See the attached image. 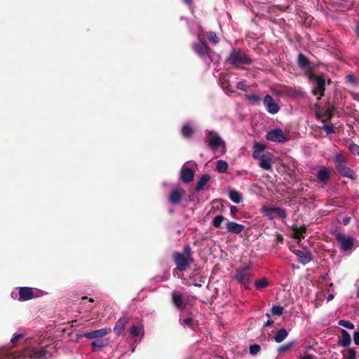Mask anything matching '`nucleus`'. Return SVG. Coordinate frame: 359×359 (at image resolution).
<instances>
[{"mask_svg":"<svg viewBox=\"0 0 359 359\" xmlns=\"http://www.w3.org/2000/svg\"><path fill=\"white\" fill-rule=\"evenodd\" d=\"M173 260L179 271H184L187 270L194 262L191 255V248L186 245L184 248L183 252H175L173 253Z\"/></svg>","mask_w":359,"mask_h":359,"instance_id":"1","label":"nucleus"},{"mask_svg":"<svg viewBox=\"0 0 359 359\" xmlns=\"http://www.w3.org/2000/svg\"><path fill=\"white\" fill-rule=\"evenodd\" d=\"M208 145L216 156L223 155L226 152V144L217 133L209 132Z\"/></svg>","mask_w":359,"mask_h":359,"instance_id":"2","label":"nucleus"},{"mask_svg":"<svg viewBox=\"0 0 359 359\" xmlns=\"http://www.w3.org/2000/svg\"><path fill=\"white\" fill-rule=\"evenodd\" d=\"M250 268L251 264L249 263L236 269L234 275L232 276V279L237 280L238 283L243 285L245 288H248L252 278V273L249 271Z\"/></svg>","mask_w":359,"mask_h":359,"instance_id":"3","label":"nucleus"},{"mask_svg":"<svg viewBox=\"0 0 359 359\" xmlns=\"http://www.w3.org/2000/svg\"><path fill=\"white\" fill-rule=\"evenodd\" d=\"M336 240L340 244L341 251L348 252L354 248V238L342 233L336 235Z\"/></svg>","mask_w":359,"mask_h":359,"instance_id":"4","label":"nucleus"},{"mask_svg":"<svg viewBox=\"0 0 359 359\" xmlns=\"http://www.w3.org/2000/svg\"><path fill=\"white\" fill-rule=\"evenodd\" d=\"M262 212L269 219H273L276 217L284 219L287 217V212L285 209L277 207H267L264 205L262 208Z\"/></svg>","mask_w":359,"mask_h":359,"instance_id":"5","label":"nucleus"},{"mask_svg":"<svg viewBox=\"0 0 359 359\" xmlns=\"http://www.w3.org/2000/svg\"><path fill=\"white\" fill-rule=\"evenodd\" d=\"M228 60L233 65H248L251 62V59L240 50H233L229 56Z\"/></svg>","mask_w":359,"mask_h":359,"instance_id":"6","label":"nucleus"},{"mask_svg":"<svg viewBox=\"0 0 359 359\" xmlns=\"http://www.w3.org/2000/svg\"><path fill=\"white\" fill-rule=\"evenodd\" d=\"M266 138L269 141L277 143H284L288 140L284 132L280 128H275L269 131L266 133Z\"/></svg>","mask_w":359,"mask_h":359,"instance_id":"7","label":"nucleus"},{"mask_svg":"<svg viewBox=\"0 0 359 359\" xmlns=\"http://www.w3.org/2000/svg\"><path fill=\"white\" fill-rule=\"evenodd\" d=\"M315 86L313 89V93L316 96H318V99H320L324 95L325 90V79L323 76H316L314 77Z\"/></svg>","mask_w":359,"mask_h":359,"instance_id":"8","label":"nucleus"},{"mask_svg":"<svg viewBox=\"0 0 359 359\" xmlns=\"http://www.w3.org/2000/svg\"><path fill=\"white\" fill-rule=\"evenodd\" d=\"M255 159L259 161V165L261 168L265 170H270L272 168L271 159L272 154L266 151L264 154L259 156V158H254Z\"/></svg>","mask_w":359,"mask_h":359,"instance_id":"9","label":"nucleus"},{"mask_svg":"<svg viewBox=\"0 0 359 359\" xmlns=\"http://www.w3.org/2000/svg\"><path fill=\"white\" fill-rule=\"evenodd\" d=\"M263 102L269 114H276L279 111L280 107L270 95L264 97Z\"/></svg>","mask_w":359,"mask_h":359,"instance_id":"10","label":"nucleus"},{"mask_svg":"<svg viewBox=\"0 0 359 359\" xmlns=\"http://www.w3.org/2000/svg\"><path fill=\"white\" fill-rule=\"evenodd\" d=\"M172 301L180 310L184 309L187 304V299L180 292L174 291L172 293Z\"/></svg>","mask_w":359,"mask_h":359,"instance_id":"11","label":"nucleus"},{"mask_svg":"<svg viewBox=\"0 0 359 359\" xmlns=\"http://www.w3.org/2000/svg\"><path fill=\"white\" fill-rule=\"evenodd\" d=\"M111 332L110 327H104L100 330H93L91 332H86L83 336L88 339L101 338Z\"/></svg>","mask_w":359,"mask_h":359,"instance_id":"12","label":"nucleus"},{"mask_svg":"<svg viewBox=\"0 0 359 359\" xmlns=\"http://www.w3.org/2000/svg\"><path fill=\"white\" fill-rule=\"evenodd\" d=\"M294 253L297 257L298 261L303 264H308L312 259L311 252L306 249H304L303 250H296Z\"/></svg>","mask_w":359,"mask_h":359,"instance_id":"13","label":"nucleus"},{"mask_svg":"<svg viewBox=\"0 0 359 359\" xmlns=\"http://www.w3.org/2000/svg\"><path fill=\"white\" fill-rule=\"evenodd\" d=\"M128 320V318L126 316H122L118 318L114 327V332L116 336H120L123 334Z\"/></svg>","mask_w":359,"mask_h":359,"instance_id":"14","label":"nucleus"},{"mask_svg":"<svg viewBox=\"0 0 359 359\" xmlns=\"http://www.w3.org/2000/svg\"><path fill=\"white\" fill-rule=\"evenodd\" d=\"M129 333L133 337L139 338L141 340L144 335V325L141 323L131 325Z\"/></svg>","mask_w":359,"mask_h":359,"instance_id":"15","label":"nucleus"},{"mask_svg":"<svg viewBox=\"0 0 359 359\" xmlns=\"http://www.w3.org/2000/svg\"><path fill=\"white\" fill-rule=\"evenodd\" d=\"M192 48L201 57L207 55L210 50L209 46L205 43L202 41H199L198 43L193 44Z\"/></svg>","mask_w":359,"mask_h":359,"instance_id":"16","label":"nucleus"},{"mask_svg":"<svg viewBox=\"0 0 359 359\" xmlns=\"http://www.w3.org/2000/svg\"><path fill=\"white\" fill-rule=\"evenodd\" d=\"M226 227L228 232L234 234H239L245 229V226L243 224L230 221L226 223Z\"/></svg>","mask_w":359,"mask_h":359,"instance_id":"17","label":"nucleus"},{"mask_svg":"<svg viewBox=\"0 0 359 359\" xmlns=\"http://www.w3.org/2000/svg\"><path fill=\"white\" fill-rule=\"evenodd\" d=\"M331 170L326 167H321L317 173V178L318 181L327 183L330 177Z\"/></svg>","mask_w":359,"mask_h":359,"instance_id":"18","label":"nucleus"},{"mask_svg":"<svg viewBox=\"0 0 359 359\" xmlns=\"http://www.w3.org/2000/svg\"><path fill=\"white\" fill-rule=\"evenodd\" d=\"M34 297V292L30 287H20L19 290V299L21 301H27Z\"/></svg>","mask_w":359,"mask_h":359,"instance_id":"19","label":"nucleus"},{"mask_svg":"<svg viewBox=\"0 0 359 359\" xmlns=\"http://www.w3.org/2000/svg\"><path fill=\"white\" fill-rule=\"evenodd\" d=\"M194 176V171L189 168L183 166L181 169V180L186 183L192 181Z\"/></svg>","mask_w":359,"mask_h":359,"instance_id":"20","label":"nucleus"},{"mask_svg":"<svg viewBox=\"0 0 359 359\" xmlns=\"http://www.w3.org/2000/svg\"><path fill=\"white\" fill-rule=\"evenodd\" d=\"M338 172L344 177L355 179L356 175L353 170L346 166L345 165H339L337 166Z\"/></svg>","mask_w":359,"mask_h":359,"instance_id":"21","label":"nucleus"},{"mask_svg":"<svg viewBox=\"0 0 359 359\" xmlns=\"http://www.w3.org/2000/svg\"><path fill=\"white\" fill-rule=\"evenodd\" d=\"M183 191L180 189L172 190L170 196V201L172 204H178L182 198Z\"/></svg>","mask_w":359,"mask_h":359,"instance_id":"22","label":"nucleus"},{"mask_svg":"<svg viewBox=\"0 0 359 359\" xmlns=\"http://www.w3.org/2000/svg\"><path fill=\"white\" fill-rule=\"evenodd\" d=\"M254 151L252 152L253 158H259V156L264 154L266 145L262 142H255L253 144Z\"/></svg>","mask_w":359,"mask_h":359,"instance_id":"23","label":"nucleus"},{"mask_svg":"<svg viewBox=\"0 0 359 359\" xmlns=\"http://www.w3.org/2000/svg\"><path fill=\"white\" fill-rule=\"evenodd\" d=\"M306 228L305 226L294 227L292 230V237L300 241L302 239L304 238V234L306 233Z\"/></svg>","mask_w":359,"mask_h":359,"instance_id":"24","label":"nucleus"},{"mask_svg":"<svg viewBox=\"0 0 359 359\" xmlns=\"http://www.w3.org/2000/svg\"><path fill=\"white\" fill-rule=\"evenodd\" d=\"M288 336V332L285 328H281L276 333L273 337V339L276 343H281Z\"/></svg>","mask_w":359,"mask_h":359,"instance_id":"25","label":"nucleus"},{"mask_svg":"<svg viewBox=\"0 0 359 359\" xmlns=\"http://www.w3.org/2000/svg\"><path fill=\"white\" fill-rule=\"evenodd\" d=\"M351 336L345 330H341V337L339 341L340 346L347 347L351 344Z\"/></svg>","mask_w":359,"mask_h":359,"instance_id":"26","label":"nucleus"},{"mask_svg":"<svg viewBox=\"0 0 359 359\" xmlns=\"http://www.w3.org/2000/svg\"><path fill=\"white\" fill-rule=\"evenodd\" d=\"M108 344V341L106 339H97L91 342L93 351H97L102 348L106 346Z\"/></svg>","mask_w":359,"mask_h":359,"instance_id":"27","label":"nucleus"},{"mask_svg":"<svg viewBox=\"0 0 359 359\" xmlns=\"http://www.w3.org/2000/svg\"><path fill=\"white\" fill-rule=\"evenodd\" d=\"M229 169V165L224 160H219L216 163V170L220 173H225Z\"/></svg>","mask_w":359,"mask_h":359,"instance_id":"28","label":"nucleus"},{"mask_svg":"<svg viewBox=\"0 0 359 359\" xmlns=\"http://www.w3.org/2000/svg\"><path fill=\"white\" fill-rule=\"evenodd\" d=\"M209 180H210L209 175H208V174L203 175L197 183L196 190L197 191H201Z\"/></svg>","mask_w":359,"mask_h":359,"instance_id":"29","label":"nucleus"},{"mask_svg":"<svg viewBox=\"0 0 359 359\" xmlns=\"http://www.w3.org/2000/svg\"><path fill=\"white\" fill-rule=\"evenodd\" d=\"M229 198L235 203H240L243 199L241 195L235 190L229 192Z\"/></svg>","mask_w":359,"mask_h":359,"instance_id":"30","label":"nucleus"},{"mask_svg":"<svg viewBox=\"0 0 359 359\" xmlns=\"http://www.w3.org/2000/svg\"><path fill=\"white\" fill-rule=\"evenodd\" d=\"M268 285H269V281H268L267 278H266L259 279L255 283V286L257 290L263 289L264 287H266Z\"/></svg>","mask_w":359,"mask_h":359,"instance_id":"31","label":"nucleus"},{"mask_svg":"<svg viewBox=\"0 0 359 359\" xmlns=\"http://www.w3.org/2000/svg\"><path fill=\"white\" fill-rule=\"evenodd\" d=\"M294 343H295L294 341H291L288 343H286V344L279 346L278 348V353L279 354H281V353L288 351L290 349V348L294 344Z\"/></svg>","mask_w":359,"mask_h":359,"instance_id":"32","label":"nucleus"},{"mask_svg":"<svg viewBox=\"0 0 359 359\" xmlns=\"http://www.w3.org/2000/svg\"><path fill=\"white\" fill-rule=\"evenodd\" d=\"M298 64L302 67H306L309 65V59L302 53H299L298 55Z\"/></svg>","mask_w":359,"mask_h":359,"instance_id":"33","label":"nucleus"},{"mask_svg":"<svg viewBox=\"0 0 359 359\" xmlns=\"http://www.w3.org/2000/svg\"><path fill=\"white\" fill-rule=\"evenodd\" d=\"M245 97L253 104L257 105L260 103L261 97L257 95H246Z\"/></svg>","mask_w":359,"mask_h":359,"instance_id":"34","label":"nucleus"},{"mask_svg":"<svg viewBox=\"0 0 359 359\" xmlns=\"http://www.w3.org/2000/svg\"><path fill=\"white\" fill-rule=\"evenodd\" d=\"M224 219L225 217L223 215H217L213 219L212 224L215 228H219Z\"/></svg>","mask_w":359,"mask_h":359,"instance_id":"35","label":"nucleus"},{"mask_svg":"<svg viewBox=\"0 0 359 359\" xmlns=\"http://www.w3.org/2000/svg\"><path fill=\"white\" fill-rule=\"evenodd\" d=\"M182 133L184 137H189L192 135L194 130L191 126L185 125L182 128Z\"/></svg>","mask_w":359,"mask_h":359,"instance_id":"36","label":"nucleus"},{"mask_svg":"<svg viewBox=\"0 0 359 359\" xmlns=\"http://www.w3.org/2000/svg\"><path fill=\"white\" fill-rule=\"evenodd\" d=\"M283 307L280 306H273L271 309V313L273 316H281L283 313Z\"/></svg>","mask_w":359,"mask_h":359,"instance_id":"37","label":"nucleus"},{"mask_svg":"<svg viewBox=\"0 0 359 359\" xmlns=\"http://www.w3.org/2000/svg\"><path fill=\"white\" fill-rule=\"evenodd\" d=\"M207 36L208 40L214 44H216L219 42V38L217 37L215 32H210L208 33Z\"/></svg>","mask_w":359,"mask_h":359,"instance_id":"38","label":"nucleus"},{"mask_svg":"<svg viewBox=\"0 0 359 359\" xmlns=\"http://www.w3.org/2000/svg\"><path fill=\"white\" fill-rule=\"evenodd\" d=\"M334 161H335V163H336V168H337V166L339 165H345V159L344 158L339 155V154H336L335 156H334Z\"/></svg>","mask_w":359,"mask_h":359,"instance_id":"39","label":"nucleus"},{"mask_svg":"<svg viewBox=\"0 0 359 359\" xmlns=\"http://www.w3.org/2000/svg\"><path fill=\"white\" fill-rule=\"evenodd\" d=\"M339 324L347 329L352 330L354 328V325L351 322L346 321L344 320H340Z\"/></svg>","mask_w":359,"mask_h":359,"instance_id":"40","label":"nucleus"},{"mask_svg":"<svg viewBox=\"0 0 359 359\" xmlns=\"http://www.w3.org/2000/svg\"><path fill=\"white\" fill-rule=\"evenodd\" d=\"M261 349V347L258 344H252L250 346V353L252 355L257 354Z\"/></svg>","mask_w":359,"mask_h":359,"instance_id":"41","label":"nucleus"},{"mask_svg":"<svg viewBox=\"0 0 359 359\" xmlns=\"http://www.w3.org/2000/svg\"><path fill=\"white\" fill-rule=\"evenodd\" d=\"M327 134H332L334 133V127L332 125L324 123L322 128Z\"/></svg>","mask_w":359,"mask_h":359,"instance_id":"42","label":"nucleus"},{"mask_svg":"<svg viewBox=\"0 0 359 359\" xmlns=\"http://www.w3.org/2000/svg\"><path fill=\"white\" fill-rule=\"evenodd\" d=\"M349 150L353 154L359 155V146L355 144H351L349 145Z\"/></svg>","mask_w":359,"mask_h":359,"instance_id":"43","label":"nucleus"},{"mask_svg":"<svg viewBox=\"0 0 359 359\" xmlns=\"http://www.w3.org/2000/svg\"><path fill=\"white\" fill-rule=\"evenodd\" d=\"M46 355V352L44 350H39L37 351H35L33 353L32 357L34 358H42Z\"/></svg>","mask_w":359,"mask_h":359,"instance_id":"44","label":"nucleus"},{"mask_svg":"<svg viewBox=\"0 0 359 359\" xmlns=\"http://www.w3.org/2000/svg\"><path fill=\"white\" fill-rule=\"evenodd\" d=\"M237 88L241 90L246 91L248 88L246 81H241L237 83Z\"/></svg>","mask_w":359,"mask_h":359,"instance_id":"45","label":"nucleus"},{"mask_svg":"<svg viewBox=\"0 0 359 359\" xmlns=\"http://www.w3.org/2000/svg\"><path fill=\"white\" fill-rule=\"evenodd\" d=\"M181 325H186L188 327L192 326V318H187L182 320L180 321Z\"/></svg>","mask_w":359,"mask_h":359,"instance_id":"46","label":"nucleus"},{"mask_svg":"<svg viewBox=\"0 0 359 359\" xmlns=\"http://www.w3.org/2000/svg\"><path fill=\"white\" fill-rule=\"evenodd\" d=\"M356 358V352L353 349L348 350V355L346 356V359H355Z\"/></svg>","mask_w":359,"mask_h":359,"instance_id":"47","label":"nucleus"},{"mask_svg":"<svg viewBox=\"0 0 359 359\" xmlns=\"http://www.w3.org/2000/svg\"><path fill=\"white\" fill-rule=\"evenodd\" d=\"M353 341L355 344L359 345V331H355L353 334Z\"/></svg>","mask_w":359,"mask_h":359,"instance_id":"48","label":"nucleus"},{"mask_svg":"<svg viewBox=\"0 0 359 359\" xmlns=\"http://www.w3.org/2000/svg\"><path fill=\"white\" fill-rule=\"evenodd\" d=\"M299 359H316V358L309 353H305L303 356H301Z\"/></svg>","mask_w":359,"mask_h":359,"instance_id":"49","label":"nucleus"},{"mask_svg":"<svg viewBox=\"0 0 359 359\" xmlns=\"http://www.w3.org/2000/svg\"><path fill=\"white\" fill-rule=\"evenodd\" d=\"M237 211H238V210L236 206L231 205L230 207V212L233 217H234V215L236 214Z\"/></svg>","mask_w":359,"mask_h":359,"instance_id":"50","label":"nucleus"},{"mask_svg":"<svg viewBox=\"0 0 359 359\" xmlns=\"http://www.w3.org/2000/svg\"><path fill=\"white\" fill-rule=\"evenodd\" d=\"M22 336L23 334H16L11 338V341L13 343H15L20 337H22Z\"/></svg>","mask_w":359,"mask_h":359,"instance_id":"51","label":"nucleus"},{"mask_svg":"<svg viewBox=\"0 0 359 359\" xmlns=\"http://www.w3.org/2000/svg\"><path fill=\"white\" fill-rule=\"evenodd\" d=\"M273 324V320L269 319L265 323L264 327H269Z\"/></svg>","mask_w":359,"mask_h":359,"instance_id":"52","label":"nucleus"},{"mask_svg":"<svg viewBox=\"0 0 359 359\" xmlns=\"http://www.w3.org/2000/svg\"><path fill=\"white\" fill-rule=\"evenodd\" d=\"M334 297V294H329L327 297V302H330L331 300H332Z\"/></svg>","mask_w":359,"mask_h":359,"instance_id":"53","label":"nucleus"},{"mask_svg":"<svg viewBox=\"0 0 359 359\" xmlns=\"http://www.w3.org/2000/svg\"><path fill=\"white\" fill-rule=\"evenodd\" d=\"M184 1L188 5H191L192 4V0H184Z\"/></svg>","mask_w":359,"mask_h":359,"instance_id":"54","label":"nucleus"},{"mask_svg":"<svg viewBox=\"0 0 359 359\" xmlns=\"http://www.w3.org/2000/svg\"><path fill=\"white\" fill-rule=\"evenodd\" d=\"M356 29H357L358 36H359V23L357 25Z\"/></svg>","mask_w":359,"mask_h":359,"instance_id":"55","label":"nucleus"},{"mask_svg":"<svg viewBox=\"0 0 359 359\" xmlns=\"http://www.w3.org/2000/svg\"><path fill=\"white\" fill-rule=\"evenodd\" d=\"M349 219L346 218L344 219V224H347L348 222Z\"/></svg>","mask_w":359,"mask_h":359,"instance_id":"56","label":"nucleus"},{"mask_svg":"<svg viewBox=\"0 0 359 359\" xmlns=\"http://www.w3.org/2000/svg\"><path fill=\"white\" fill-rule=\"evenodd\" d=\"M357 296L359 298V285H358V291H357Z\"/></svg>","mask_w":359,"mask_h":359,"instance_id":"57","label":"nucleus"},{"mask_svg":"<svg viewBox=\"0 0 359 359\" xmlns=\"http://www.w3.org/2000/svg\"><path fill=\"white\" fill-rule=\"evenodd\" d=\"M266 316L269 318H270V317H271V316H270V314H269V313H266Z\"/></svg>","mask_w":359,"mask_h":359,"instance_id":"58","label":"nucleus"},{"mask_svg":"<svg viewBox=\"0 0 359 359\" xmlns=\"http://www.w3.org/2000/svg\"><path fill=\"white\" fill-rule=\"evenodd\" d=\"M278 238L282 239V236L280 235H278Z\"/></svg>","mask_w":359,"mask_h":359,"instance_id":"59","label":"nucleus"},{"mask_svg":"<svg viewBox=\"0 0 359 359\" xmlns=\"http://www.w3.org/2000/svg\"><path fill=\"white\" fill-rule=\"evenodd\" d=\"M90 302H93V299H89Z\"/></svg>","mask_w":359,"mask_h":359,"instance_id":"60","label":"nucleus"},{"mask_svg":"<svg viewBox=\"0 0 359 359\" xmlns=\"http://www.w3.org/2000/svg\"><path fill=\"white\" fill-rule=\"evenodd\" d=\"M0 359H1V358H0Z\"/></svg>","mask_w":359,"mask_h":359,"instance_id":"61","label":"nucleus"}]
</instances>
